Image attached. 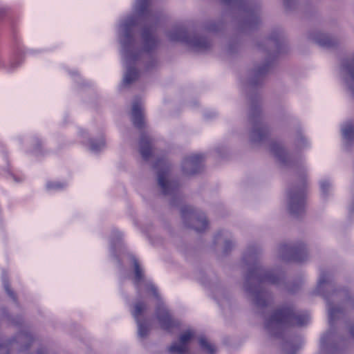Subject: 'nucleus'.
Masks as SVG:
<instances>
[{"label": "nucleus", "mask_w": 354, "mask_h": 354, "mask_svg": "<svg viewBox=\"0 0 354 354\" xmlns=\"http://www.w3.org/2000/svg\"><path fill=\"white\" fill-rule=\"evenodd\" d=\"M134 12L118 26L125 86L136 81L142 71L153 69L158 64L153 52L160 43L155 31L162 15L151 8L149 0H136Z\"/></svg>", "instance_id": "f257e3e1"}, {"label": "nucleus", "mask_w": 354, "mask_h": 354, "mask_svg": "<svg viewBox=\"0 0 354 354\" xmlns=\"http://www.w3.org/2000/svg\"><path fill=\"white\" fill-rule=\"evenodd\" d=\"M284 45L283 32L281 29H274L269 36L256 44L257 49L265 53L266 60L262 66H257L251 73L247 83V89L251 92L248 94L250 102L249 120L252 124L249 138L254 145L261 144L267 138L268 129L263 121L260 108V97L255 88L260 85L266 74L270 68L276 55L282 51Z\"/></svg>", "instance_id": "f03ea898"}, {"label": "nucleus", "mask_w": 354, "mask_h": 354, "mask_svg": "<svg viewBox=\"0 0 354 354\" xmlns=\"http://www.w3.org/2000/svg\"><path fill=\"white\" fill-rule=\"evenodd\" d=\"M262 248L259 245L248 246L242 257V263L247 271L243 276V290L260 313L268 307L271 294L263 286V283L279 286L283 283L286 272L281 266L265 268L260 263Z\"/></svg>", "instance_id": "7ed1b4c3"}, {"label": "nucleus", "mask_w": 354, "mask_h": 354, "mask_svg": "<svg viewBox=\"0 0 354 354\" xmlns=\"http://www.w3.org/2000/svg\"><path fill=\"white\" fill-rule=\"evenodd\" d=\"M224 7L222 19L208 20L203 26L206 32H217L223 26V21L230 17L239 32L249 33L258 28L263 21L261 3L259 0H218Z\"/></svg>", "instance_id": "20e7f679"}, {"label": "nucleus", "mask_w": 354, "mask_h": 354, "mask_svg": "<svg viewBox=\"0 0 354 354\" xmlns=\"http://www.w3.org/2000/svg\"><path fill=\"white\" fill-rule=\"evenodd\" d=\"M270 151L283 166L292 167L295 170L297 181L287 190L286 205L292 215L300 216L305 213L306 209L307 169L301 160L293 159L280 142L272 141Z\"/></svg>", "instance_id": "39448f33"}, {"label": "nucleus", "mask_w": 354, "mask_h": 354, "mask_svg": "<svg viewBox=\"0 0 354 354\" xmlns=\"http://www.w3.org/2000/svg\"><path fill=\"white\" fill-rule=\"evenodd\" d=\"M333 288L331 273L327 270H321L314 294L321 295L326 300L330 326L341 314L352 310L354 305L351 293L348 290L343 288L336 291Z\"/></svg>", "instance_id": "423d86ee"}, {"label": "nucleus", "mask_w": 354, "mask_h": 354, "mask_svg": "<svg viewBox=\"0 0 354 354\" xmlns=\"http://www.w3.org/2000/svg\"><path fill=\"white\" fill-rule=\"evenodd\" d=\"M309 320L310 316L307 312L297 310L292 304H286L265 317L264 328L270 336L279 337L286 327L303 326Z\"/></svg>", "instance_id": "0eeeda50"}, {"label": "nucleus", "mask_w": 354, "mask_h": 354, "mask_svg": "<svg viewBox=\"0 0 354 354\" xmlns=\"http://www.w3.org/2000/svg\"><path fill=\"white\" fill-rule=\"evenodd\" d=\"M166 35L170 41L184 43L198 52L207 51L212 46V41L209 37L199 32L188 33L186 28L182 26L172 27Z\"/></svg>", "instance_id": "6e6552de"}, {"label": "nucleus", "mask_w": 354, "mask_h": 354, "mask_svg": "<svg viewBox=\"0 0 354 354\" xmlns=\"http://www.w3.org/2000/svg\"><path fill=\"white\" fill-rule=\"evenodd\" d=\"M153 167L157 170V181L161 192L171 197V204L176 205L179 198V183L170 179V164L165 157L157 158Z\"/></svg>", "instance_id": "1a4fd4ad"}, {"label": "nucleus", "mask_w": 354, "mask_h": 354, "mask_svg": "<svg viewBox=\"0 0 354 354\" xmlns=\"http://www.w3.org/2000/svg\"><path fill=\"white\" fill-rule=\"evenodd\" d=\"M274 258L282 262L301 263L308 259V252L303 243H281L275 249Z\"/></svg>", "instance_id": "9d476101"}, {"label": "nucleus", "mask_w": 354, "mask_h": 354, "mask_svg": "<svg viewBox=\"0 0 354 354\" xmlns=\"http://www.w3.org/2000/svg\"><path fill=\"white\" fill-rule=\"evenodd\" d=\"M147 309L146 302L138 299L134 303L131 310L137 324V334L140 339H146L151 330V324L145 316Z\"/></svg>", "instance_id": "9b49d317"}, {"label": "nucleus", "mask_w": 354, "mask_h": 354, "mask_svg": "<svg viewBox=\"0 0 354 354\" xmlns=\"http://www.w3.org/2000/svg\"><path fill=\"white\" fill-rule=\"evenodd\" d=\"M183 221L185 226L196 232L205 230L208 225L206 216L203 212L194 209L190 205H183L180 208Z\"/></svg>", "instance_id": "f8f14e48"}, {"label": "nucleus", "mask_w": 354, "mask_h": 354, "mask_svg": "<svg viewBox=\"0 0 354 354\" xmlns=\"http://www.w3.org/2000/svg\"><path fill=\"white\" fill-rule=\"evenodd\" d=\"M339 73L344 86L353 96L354 95V56L353 55L342 59Z\"/></svg>", "instance_id": "ddd939ff"}, {"label": "nucleus", "mask_w": 354, "mask_h": 354, "mask_svg": "<svg viewBox=\"0 0 354 354\" xmlns=\"http://www.w3.org/2000/svg\"><path fill=\"white\" fill-rule=\"evenodd\" d=\"M133 266H134V284L136 287L138 295L141 297L145 292H152L153 295L158 297V294L156 292V287L152 284L150 281L146 280L142 274V270L140 268L138 262L137 260L133 258Z\"/></svg>", "instance_id": "4468645a"}, {"label": "nucleus", "mask_w": 354, "mask_h": 354, "mask_svg": "<svg viewBox=\"0 0 354 354\" xmlns=\"http://www.w3.org/2000/svg\"><path fill=\"white\" fill-rule=\"evenodd\" d=\"M339 337L332 328L323 334L320 339V354H337L340 348Z\"/></svg>", "instance_id": "2eb2a0df"}, {"label": "nucleus", "mask_w": 354, "mask_h": 354, "mask_svg": "<svg viewBox=\"0 0 354 354\" xmlns=\"http://www.w3.org/2000/svg\"><path fill=\"white\" fill-rule=\"evenodd\" d=\"M196 333L194 329L188 328L183 331L178 341L173 342L168 348L170 354H188L189 352V344L194 339Z\"/></svg>", "instance_id": "dca6fc26"}, {"label": "nucleus", "mask_w": 354, "mask_h": 354, "mask_svg": "<svg viewBox=\"0 0 354 354\" xmlns=\"http://www.w3.org/2000/svg\"><path fill=\"white\" fill-rule=\"evenodd\" d=\"M155 314L160 326L162 330L169 332L177 326L176 322L173 319L164 304H158Z\"/></svg>", "instance_id": "f3484780"}, {"label": "nucleus", "mask_w": 354, "mask_h": 354, "mask_svg": "<svg viewBox=\"0 0 354 354\" xmlns=\"http://www.w3.org/2000/svg\"><path fill=\"white\" fill-rule=\"evenodd\" d=\"M213 244L216 248H221L224 254H227L235 246V241L230 232L220 230L215 234Z\"/></svg>", "instance_id": "a211bd4d"}, {"label": "nucleus", "mask_w": 354, "mask_h": 354, "mask_svg": "<svg viewBox=\"0 0 354 354\" xmlns=\"http://www.w3.org/2000/svg\"><path fill=\"white\" fill-rule=\"evenodd\" d=\"M203 156L194 154L185 157L182 162V170L185 175H192L201 171Z\"/></svg>", "instance_id": "6ab92c4d"}, {"label": "nucleus", "mask_w": 354, "mask_h": 354, "mask_svg": "<svg viewBox=\"0 0 354 354\" xmlns=\"http://www.w3.org/2000/svg\"><path fill=\"white\" fill-rule=\"evenodd\" d=\"M341 133L343 148L346 151H352L354 145V122L349 120L342 124Z\"/></svg>", "instance_id": "aec40b11"}, {"label": "nucleus", "mask_w": 354, "mask_h": 354, "mask_svg": "<svg viewBox=\"0 0 354 354\" xmlns=\"http://www.w3.org/2000/svg\"><path fill=\"white\" fill-rule=\"evenodd\" d=\"M309 39L324 48L333 47L337 44V40L335 38L321 31L310 32L309 34Z\"/></svg>", "instance_id": "412c9836"}, {"label": "nucleus", "mask_w": 354, "mask_h": 354, "mask_svg": "<svg viewBox=\"0 0 354 354\" xmlns=\"http://www.w3.org/2000/svg\"><path fill=\"white\" fill-rule=\"evenodd\" d=\"M140 153L145 160H149L155 156V151L152 147V140L146 133H142L139 142Z\"/></svg>", "instance_id": "4be33fe9"}, {"label": "nucleus", "mask_w": 354, "mask_h": 354, "mask_svg": "<svg viewBox=\"0 0 354 354\" xmlns=\"http://www.w3.org/2000/svg\"><path fill=\"white\" fill-rule=\"evenodd\" d=\"M131 120L133 125L142 129L144 127V116L141 102L139 100H135L131 109Z\"/></svg>", "instance_id": "5701e85b"}, {"label": "nucleus", "mask_w": 354, "mask_h": 354, "mask_svg": "<svg viewBox=\"0 0 354 354\" xmlns=\"http://www.w3.org/2000/svg\"><path fill=\"white\" fill-rule=\"evenodd\" d=\"M321 196L326 200L333 193V185L329 179H323L319 181Z\"/></svg>", "instance_id": "b1692460"}, {"label": "nucleus", "mask_w": 354, "mask_h": 354, "mask_svg": "<svg viewBox=\"0 0 354 354\" xmlns=\"http://www.w3.org/2000/svg\"><path fill=\"white\" fill-rule=\"evenodd\" d=\"M295 147L299 149H307L310 147V142L305 136L300 131L297 132L295 139Z\"/></svg>", "instance_id": "393cba45"}, {"label": "nucleus", "mask_w": 354, "mask_h": 354, "mask_svg": "<svg viewBox=\"0 0 354 354\" xmlns=\"http://www.w3.org/2000/svg\"><path fill=\"white\" fill-rule=\"evenodd\" d=\"M105 146L104 140L102 138L97 140L91 139L88 141L89 149L93 153H97L101 151Z\"/></svg>", "instance_id": "a878e982"}, {"label": "nucleus", "mask_w": 354, "mask_h": 354, "mask_svg": "<svg viewBox=\"0 0 354 354\" xmlns=\"http://www.w3.org/2000/svg\"><path fill=\"white\" fill-rule=\"evenodd\" d=\"M299 348V346L294 340H286L282 346L285 354H295Z\"/></svg>", "instance_id": "bb28decb"}, {"label": "nucleus", "mask_w": 354, "mask_h": 354, "mask_svg": "<svg viewBox=\"0 0 354 354\" xmlns=\"http://www.w3.org/2000/svg\"><path fill=\"white\" fill-rule=\"evenodd\" d=\"M198 342L201 349L208 354H214L215 352V347L209 343L204 337H201Z\"/></svg>", "instance_id": "cd10ccee"}, {"label": "nucleus", "mask_w": 354, "mask_h": 354, "mask_svg": "<svg viewBox=\"0 0 354 354\" xmlns=\"http://www.w3.org/2000/svg\"><path fill=\"white\" fill-rule=\"evenodd\" d=\"M304 279H299L297 281H293L291 283H289L286 286V290L287 292L291 294H294L297 292L301 288L304 283Z\"/></svg>", "instance_id": "c85d7f7f"}, {"label": "nucleus", "mask_w": 354, "mask_h": 354, "mask_svg": "<svg viewBox=\"0 0 354 354\" xmlns=\"http://www.w3.org/2000/svg\"><path fill=\"white\" fill-rule=\"evenodd\" d=\"M66 183L57 181H49L46 183V189L50 191H57L64 189Z\"/></svg>", "instance_id": "c756f323"}, {"label": "nucleus", "mask_w": 354, "mask_h": 354, "mask_svg": "<svg viewBox=\"0 0 354 354\" xmlns=\"http://www.w3.org/2000/svg\"><path fill=\"white\" fill-rule=\"evenodd\" d=\"M2 283H3V286L4 287V289H5L6 292H7V294L13 300H15L16 299L15 295L14 292L10 289V288L9 286V283H8V281L7 277H6V275L4 273L2 275Z\"/></svg>", "instance_id": "7c9ffc66"}, {"label": "nucleus", "mask_w": 354, "mask_h": 354, "mask_svg": "<svg viewBox=\"0 0 354 354\" xmlns=\"http://www.w3.org/2000/svg\"><path fill=\"white\" fill-rule=\"evenodd\" d=\"M240 43L236 41H230L227 46V51L229 54L232 55L239 51L240 49Z\"/></svg>", "instance_id": "2f4dec72"}, {"label": "nucleus", "mask_w": 354, "mask_h": 354, "mask_svg": "<svg viewBox=\"0 0 354 354\" xmlns=\"http://www.w3.org/2000/svg\"><path fill=\"white\" fill-rule=\"evenodd\" d=\"M283 6L287 10H292L297 6V0H283Z\"/></svg>", "instance_id": "473e14b6"}, {"label": "nucleus", "mask_w": 354, "mask_h": 354, "mask_svg": "<svg viewBox=\"0 0 354 354\" xmlns=\"http://www.w3.org/2000/svg\"><path fill=\"white\" fill-rule=\"evenodd\" d=\"M12 322L15 324H21L23 323V319L21 317H18L12 319Z\"/></svg>", "instance_id": "72a5a7b5"}, {"label": "nucleus", "mask_w": 354, "mask_h": 354, "mask_svg": "<svg viewBox=\"0 0 354 354\" xmlns=\"http://www.w3.org/2000/svg\"><path fill=\"white\" fill-rule=\"evenodd\" d=\"M227 299L225 298L224 299H221V298H218V304L222 306V307H224L225 304L227 303Z\"/></svg>", "instance_id": "f704fd0d"}, {"label": "nucleus", "mask_w": 354, "mask_h": 354, "mask_svg": "<svg viewBox=\"0 0 354 354\" xmlns=\"http://www.w3.org/2000/svg\"><path fill=\"white\" fill-rule=\"evenodd\" d=\"M349 333L351 337L354 335V328L352 326L349 328Z\"/></svg>", "instance_id": "c9c22d12"}, {"label": "nucleus", "mask_w": 354, "mask_h": 354, "mask_svg": "<svg viewBox=\"0 0 354 354\" xmlns=\"http://www.w3.org/2000/svg\"><path fill=\"white\" fill-rule=\"evenodd\" d=\"M215 115H216V113H215V112H212V115L208 116V115H206V117H207V118H212V117H214V116H215Z\"/></svg>", "instance_id": "e433bc0d"}, {"label": "nucleus", "mask_w": 354, "mask_h": 354, "mask_svg": "<svg viewBox=\"0 0 354 354\" xmlns=\"http://www.w3.org/2000/svg\"><path fill=\"white\" fill-rule=\"evenodd\" d=\"M114 247H115V246H113V245L112 246V250H115V249H114Z\"/></svg>", "instance_id": "4c0bfd02"}]
</instances>
